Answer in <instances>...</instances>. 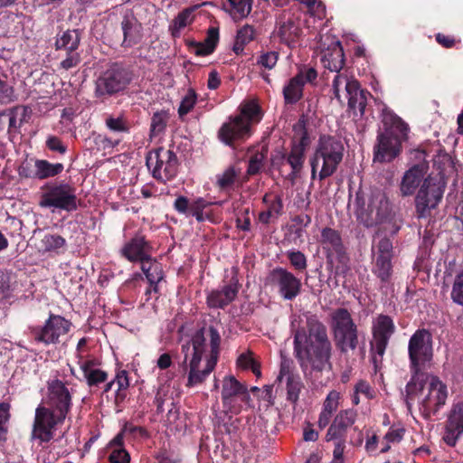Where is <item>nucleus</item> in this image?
<instances>
[{
  "instance_id": "1",
  "label": "nucleus",
  "mask_w": 463,
  "mask_h": 463,
  "mask_svg": "<svg viewBox=\"0 0 463 463\" xmlns=\"http://www.w3.org/2000/svg\"><path fill=\"white\" fill-rule=\"evenodd\" d=\"M221 337L213 326L206 331H197L192 339L182 345L183 360L179 371L187 376L185 386L192 388L202 384L213 371L219 354Z\"/></svg>"
},
{
  "instance_id": "2",
  "label": "nucleus",
  "mask_w": 463,
  "mask_h": 463,
  "mask_svg": "<svg viewBox=\"0 0 463 463\" xmlns=\"http://www.w3.org/2000/svg\"><path fill=\"white\" fill-rule=\"evenodd\" d=\"M405 402L408 410L417 402L421 415L430 420L447 400V386L436 376L428 373L411 375L405 387Z\"/></svg>"
},
{
  "instance_id": "3",
  "label": "nucleus",
  "mask_w": 463,
  "mask_h": 463,
  "mask_svg": "<svg viewBox=\"0 0 463 463\" xmlns=\"http://www.w3.org/2000/svg\"><path fill=\"white\" fill-rule=\"evenodd\" d=\"M383 132L378 136L374 147V162H391L401 152L402 142L406 139L408 126L393 113L386 112L383 118Z\"/></svg>"
},
{
  "instance_id": "4",
  "label": "nucleus",
  "mask_w": 463,
  "mask_h": 463,
  "mask_svg": "<svg viewBox=\"0 0 463 463\" xmlns=\"http://www.w3.org/2000/svg\"><path fill=\"white\" fill-rule=\"evenodd\" d=\"M345 147L342 141L332 136H321L310 158L311 178L324 180L331 176L343 160Z\"/></svg>"
},
{
  "instance_id": "5",
  "label": "nucleus",
  "mask_w": 463,
  "mask_h": 463,
  "mask_svg": "<svg viewBox=\"0 0 463 463\" xmlns=\"http://www.w3.org/2000/svg\"><path fill=\"white\" fill-rule=\"evenodd\" d=\"M305 331L294 335V352L305 372L309 364L314 371L331 369L332 344L303 343Z\"/></svg>"
},
{
  "instance_id": "6",
  "label": "nucleus",
  "mask_w": 463,
  "mask_h": 463,
  "mask_svg": "<svg viewBox=\"0 0 463 463\" xmlns=\"http://www.w3.org/2000/svg\"><path fill=\"white\" fill-rule=\"evenodd\" d=\"M261 119L260 108L254 101L243 104L241 114L225 123L219 130L220 139L227 145H232L235 139L243 138L250 135V126Z\"/></svg>"
},
{
  "instance_id": "7",
  "label": "nucleus",
  "mask_w": 463,
  "mask_h": 463,
  "mask_svg": "<svg viewBox=\"0 0 463 463\" xmlns=\"http://www.w3.org/2000/svg\"><path fill=\"white\" fill-rule=\"evenodd\" d=\"M335 98L343 105L347 100L348 107L354 112L364 113L366 93L360 88L358 81L345 71L335 73L332 80Z\"/></svg>"
},
{
  "instance_id": "8",
  "label": "nucleus",
  "mask_w": 463,
  "mask_h": 463,
  "mask_svg": "<svg viewBox=\"0 0 463 463\" xmlns=\"http://www.w3.org/2000/svg\"><path fill=\"white\" fill-rule=\"evenodd\" d=\"M411 375L426 373L433 356L431 335L426 329L417 330L408 345Z\"/></svg>"
},
{
  "instance_id": "9",
  "label": "nucleus",
  "mask_w": 463,
  "mask_h": 463,
  "mask_svg": "<svg viewBox=\"0 0 463 463\" xmlns=\"http://www.w3.org/2000/svg\"><path fill=\"white\" fill-rule=\"evenodd\" d=\"M445 189V182L441 177L428 176L420 185L415 197L417 217L425 219L430 216L440 203Z\"/></svg>"
},
{
  "instance_id": "10",
  "label": "nucleus",
  "mask_w": 463,
  "mask_h": 463,
  "mask_svg": "<svg viewBox=\"0 0 463 463\" xmlns=\"http://www.w3.org/2000/svg\"><path fill=\"white\" fill-rule=\"evenodd\" d=\"M39 205L43 208L62 210L66 212L75 211L78 207L76 190L66 183L48 185L41 195Z\"/></svg>"
},
{
  "instance_id": "11",
  "label": "nucleus",
  "mask_w": 463,
  "mask_h": 463,
  "mask_svg": "<svg viewBox=\"0 0 463 463\" xmlns=\"http://www.w3.org/2000/svg\"><path fill=\"white\" fill-rule=\"evenodd\" d=\"M132 80V73L115 63L104 71L96 80V95L98 97L113 95L124 90Z\"/></svg>"
},
{
  "instance_id": "12",
  "label": "nucleus",
  "mask_w": 463,
  "mask_h": 463,
  "mask_svg": "<svg viewBox=\"0 0 463 463\" xmlns=\"http://www.w3.org/2000/svg\"><path fill=\"white\" fill-rule=\"evenodd\" d=\"M357 218L366 227H372L387 220L391 215L390 203L380 190L372 192L366 207L357 210Z\"/></svg>"
},
{
  "instance_id": "13",
  "label": "nucleus",
  "mask_w": 463,
  "mask_h": 463,
  "mask_svg": "<svg viewBox=\"0 0 463 463\" xmlns=\"http://www.w3.org/2000/svg\"><path fill=\"white\" fill-rule=\"evenodd\" d=\"M146 165L154 178L165 182L175 176L178 160L173 151L160 147L147 155Z\"/></svg>"
},
{
  "instance_id": "14",
  "label": "nucleus",
  "mask_w": 463,
  "mask_h": 463,
  "mask_svg": "<svg viewBox=\"0 0 463 463\" xmlns=\"http://www.w3.org/2000/svg\"><path fill=\"white\" fill-rule=\"evenodd\" d=\"M71 322L59 315H50L43 327H35L32 333L34 340L44 345H52L59 342V338L65 335L71 328Z\"/></svg>"
},
{
  "instance_id": "15",
  "label": "nucleus",
  "mask_w": 463,
  "mask_h": 463,
  "mask_svg": "<svg viewBox=\"0 0 463 463\" xmlns=\"http://www.w3.org/2000/svg\"><path fill=\"white\" fill-rule=\"evenodd\" d=\"M64 420H59V413L43 406L35 411L32 437L42 442H48L53 438V430L58 423Z\"/></svg>"
},
{
  "instance_id": "16",
  "label": "nucleus",
  "mask_w": 463,
  "mask_h": 463,
  "mask_svg": "<svg viewBox=\"0 0 463 463\" xmlns=\"http://www.w3.org/2000/svg\"><path fill=\"white\" fill-rule=\"evenodd\" d=\"M392 242L390 239L382 238L376 245L373 273L383 283L390 280L392 274Z\"/></svg>"
},
{
  "instance_id": "17",
  "label": "nucleus",
  "mask_w": 463,
  "mask_h": 463,
  "mask_svg": "<svg viewBox=\"0 0 463 463\" xmlns=\"http://www.w3.org/2000/svg\"><path fill=\"white\" fill-rule=\"evenodd\" d=\"M277 382L284 386L287 393V400L296 404L299 398V393L304 388V383L299 374L295 371L293 362L288 359H283L280 364L279 374Z\"/></svg>"
},
{
  "instance_id": "18",
  "label": "nucleus",
  "mask_w": 463,
  "mask_h": 463,
  "mask_svg": "<svg viewBox=\"0 0 463 463\" xmlns=\"http://www.w3.org/2000/svg\"><path fill=\"white\" fill-rule=\"evenodd\" d=\"M236 398L248 402L250 399L247 386L240 383L233 375H227L222 382V402L230 412L237 414L240 408L234 405Z\"/></svg>"
},
{
  "instance_id": "19",
  "label": "nucleus",
  "mask_w": 463,
  "mask_h": 463,
  "mask_svg": "<svg viewBox=\"0 0 463 463\" xmlns=\"http://www.w3.org/2000/svg\"><path fill=\"white\" fill-rule=\"evenodd\" d=\"M372 349L382 358L385 353L391 336L395 331L392 319L387 315H379L373 322Z\"/></svg>"
},
{
  "instance_id": "20",
  "label": "nucleus",
  "mask_w": 463,
  "mask_h": 463,
  "mask_svg": "<svg viewBox=\"0 0 463 463\" xmlns=\"http://www.w3.org/2000/svg\"><path fill=\"white\" fill-rule=\"evenodd\" d=\"M48 402L52 410L59 413V420H64L71 405V395L60 380H53L48 383Z\"/></svg>"
},
{
  "instance_id": "21",
  "label": "nucleus",
  "mask_w": 463,
  "mask_h": 463,
  "mask_svg": "<svg viewBox=\"0 0 463 463\" xmlns=\"http://www.w3.org/2000/svg\"><path fill=\"white\" fill-rule=\"evenodd\" d=\"M271 279L284 299L292 300L300 293V279L287 269H275L271 273Z\"/></svg>"
},
{
  "instance_id": "22",
  "label": "nucleus",
  "mask_w": 463,
  "mask_h": 463,
  "mask_svg": "<svg viewBox=\"0 0 463 463\" xmlns=\"http://www.w3.org/2000/svg\"><path fill=\"white\" fill-rule=\"evenodd\" d=\"M357 418L356 411L346 409L340 411L329 426L326 440H342L345 438L347 430L355 422Z\"/></svg>"
},
{
  "instance_id": "23",
  "label": "nucleus",
  "mask_w": 463,
  "mask_h": 463,
  "mask_svg": "<svg viewBox=\"0 0 463 463\" xmlns=\"http://www.w3.org/2000/svg\"><path fill=\"white\" fill-rule=\"evenodd\" d=\"M239 288L238 279L232 278L229 284L223 286L221 289L213 290L208 295V306L213 308H223L235 299Z\"/></svg>"
},
{
  "instance_id": "24",
  "label": "nucleus",
  "mask_w": 463,
  "mask_h": 463,
  "mask_svg": "<svg viewBox=\"0 0 463 463\" xmlns=\"http://www.w3.org/2000/svg\"><path fill=\"white\" fill-rule=\"evenodd\" d=\"M463 434V403L453 407L446 423L444 441L449 446H455L458 438Z\"/></svg>"
},
{
  "instance_id": "25",
  "label": "nucleus",
  "mask_w": 463,
  "mask_h": 463,
  "mask_svg": "<svg viewBox=\"0 0 463 463\" xmlns=\"http://www.w3.org/2000/svg\"><path fill=\"white\" fill-rule=\"evenodd\" d=\"M308 144V137L307 132H303L298 142H294L289 154L287 156V162L290 165L292 171L289 174L290 179H296L301 172L305 163V152Z\"/></svg>"
},
{
  "instance_id": "26",
  "label": "nucleus",
  "mask_w": 463,
  "mask_h": 463,
  "mask_svg": "<svg viewBox=\"0 0 463 463\" xmlns=\"http://www.w3.org/2000/svg\"><path fill=\"white\" fill-rule=\"evenodd\" d=\"M425 172L422 166L413 165L408 169L400 183V194L402 197H407L414 194L416 189L420 187L424 178Z\"/></svg>"
},
{
  "instance_id": "27",
  "label": "nucleus",
  "mask_w": 463,
  "mask_h": 463,
  "mask_svg": "<svg viewBox=\"0 0 463 463\" xmlns=\"http://www.w3.org/2000/svg\"><path fill=\"white\" fill-rule=\"evenodd\" d=\"M120 25L124 46H132L141 40L143 27L132 13H128L123 16Z\"/></svg>"
},
{
  "instance_id": "28",
  "label": "nucleus",
  "mask_w": 463,
  "mask_h": 463,
  "mask_svg": "<svg viewBox=\"0 0 463 463\" xmlns=\"http://www.w3.org/2000/svg\"><path fill=\"white\" fill-rule=\"evenodd\" d=\"M321 62L332 72L338 73L345 64L344 51L338 41L333 42L330 48L323 52Z\"/></svg>"
},
{
  "instance_id": "29",
  "label": "nucleus",
  "mask_w": 463,
  "mask_h": 463,
  "mask_svg": "<svg viewBox=\"0 0 463 463\" xmlns=\"http://www.w3.org/2000/svg\"><path fill=\"white\" fill-rule=\"evenodd\" d=\"M350 312L345 308H337L331 314V329L334 336L356 329Z\"/></svg>"
},
{
  "instance_id": "30",
  "label": "nucleus",
  "mask_w": 463,
  "mask_h": 463,
  "mask_svg": "<svg viewBox=\"0 0 463 463\" xmlns=\"http://www.w3.org/2000/svg\"><path fill=\"white\" fill-rule=\"evenodd\" d=\"M307 334L305 333L303 343L331 344L326 326L312 317L307 321Z\"/></svg>"
},
{
  "instance_id": "31",
  "label": "nucleus",
  "mask_w": 463,
  "mask_h": 463,
  "mask_svg": "<svg viewBox=\"0 0 463 463\" xmlns=\"http://www.w3.org/2000/svg\"><path fill=\"white\" fill-rule=\"evenodd\" d=\"M323 248L328 251H334L339 257L341 262L345 263L347 260L345 255L344 247L340 234L335 230L325 228L321 233Z\"/></svg>"
},
{
  "instance_id": "32",
  "label": "nucleus",
  "mask_w": 463,
  "mask_h": 463,
  "mask_svg": "<svg viewBox=\"0 0 463 463\" xmlns=\"http://www.w3.org/2000/svg\"><path fill=\"white\" fill-rule=\"evenodd\" d=\"M149 245L143 237H135L122 249V254L130 261H138L147 257Z\"/></svg>"
},
{
  "instance_id": "33",
  "label": "nucleus",
  "mask_w": 463,
  "mask_h": 463,
  "mask_svg": "<svg viewBox=\"0 0 463 463\" xmlns=\"http://www.w3.org/2000/svg\"><path fill=\"white\" fill-rule=\"evenodd\" d=\"M80 39L79 30H66L57 35L55 48L59 52H77Z\"/></svg>"
},
{
  "instance_id": "34",
  "label": "nucleus",
  "mask_w": 463,
  "mask_h": 463,
  "mask_svg": "<svg viewBox=\"0 0 463 463\" xmlns=\"http://www.w3.org/2000/svg\"><path fill=\"white\" fill-rule=\"evenodd\" d=\"M304 84L305 80L302 72H299L288 81L283 89L286 103L294 104L301 99Z\"/></svg>"
},
{
  "instance_id": "35",
  "label": "nucleus",
  "mask_w": 463,
  "mask_h": 463,
  "mask_svg": "<svg viewBox=\"0 0 463 463\" xmlns=\"http://www.w3.org/2000/svg\"><path fill=\"white\" fill-rule=\"evenodd\" d=\"M299 34V26L290 19L283 22L278 30V35L280 41L291 48L295 47Z\"/></svg>"
},
{
  "instance_id": "36",
  "label": "nucleus",
  "mask_w": 463,
  "mask_h": 463,
  "mask_svg": "<svg viewBox=\"0 0 463 463\" xmlns=\"http://www.w3.org/2000/svg\"><path fill=\"white\" fill-rule=\"evenodd\" d=\"M335 345L342 353H347L348 350H354L358 345V331L357 328L349 332L342 333L334 336Z\"/></svg>"
},
{
  "instance_id": "37",
  "label": "nucleus",
  "mask_w": 463,
  "mask_h": 463,
  "mask_svg": "<svg viewBox=\"0 0 463 463\" xmlns=\"http://www.w3.org/2000/svg\"><path fill=\"white\" fill-rule=\"evenodd\" d=\"M219 40V32L217 28H210L208 30L207 37L203 43H197L194 52L199 56H205L211 54Z\"/></svg>"
},
{
  "instance_id": "38",
  "label": "nucleus",
  "mask_w": 463,
  "mask_h": 463,
  "mask_svg": "<svg viewBox=\"0 0 463 463\" xmlns=\"http://www.w3.org/2000/svg\"><path fill=\"white\" fill-rule=\"evenodd\" d=\"M37 179H45L59 175L63 170L61 163L51 164L46 160L36 159Z\"/></svg>"
},
{
  "instance_id": "39",
  "label": "nucleus",
  "mask_w": 463,
  "mask_h": 463,
  "mask_svg": "<svg viewBox=\"0 0 463 463\" xmlns=\"http://www.w3.org/2000/svg\"><path fill=\"white\" fill-rule=\"evenodd\" d=\"M229 7L227 11L233 19H242L249 15L251 11V0H227Z\"/></svg>"
},
{
  "instance_id": "40",
  "label": "nucleus",
  "mask_w": 463,
  "mask_h": 463,
  "mask_svg": "<svg viewBox=\"0 0 463 463\" xmlns=\"http://www.w3.org/2000/svg\"><path fill=\"white\" fill-rule=\"evenodd\" d=\"M254 29L250 25H244L241 28L236 36L233 51L239 54L243 51L244 46L253 40Z\"/></svg>"
},
{
  "instance_id": "41",
  "label": "nucleus",
  "mask_w": 463,
  "mask_h": 463,
  "mask_svg": "<svg viewBox=\"0 0 463 463\" xmlns=\"http://www.w3.org/2000/svg\"><path fill=\"white\" fill-rule=\"evenodd\" d=\"M168 121V113L166 111L156 112L151 119L150 133L152 137H156L162 134Z\"/></svg>"
},
{
  "instance_id": "42",
  "label": "nucleus",
  "mask_w": 463,
  "mask_h": 463,
  "mask_svg": "<svg viewBox=\"0 0 463 463\" xmlns=\"http://www.w3.org/2000/svg\"><path fill=\"white\" fill-rule=\"evenodd\" d=\"M64 245L65 239L58 234H45L41 241V249L44 251H57Z\"/></svg>"
},
{
  "instance_id": "43",
  "label": "nucleus",
  "mask_w": 463,
  "mask_h": 463,
  "mask_svg": "<svg viewBox=\"0 0 463 463\" xmlns=\"http://www.w3.org/2000/svg\"><path fill=\"white\" fill-rule=\"evenodd\" d=\"M283 203L279 197H277L269 206L267 211L261 212L259 214V221L262 223H269L270 219L278 217L282 213Z\"/></svg>"
},
{
  "instance_id": "44",
  "label": "nucleus",
  "mask_w": 463,
  "mask_h": 463,
  "mask_svg": "<svg viewBox=\"0 0 463 463\" xmlns=\"http://www.w3.org/2000/svg\"><path fill=\"white\" fill-rule=\"evenodd\" d=\"M450 297L454 303L463 306V269L454 279Z\"/></svg>"
},
{
  "instance_id": "45",
  "label": "nucleus",
  "mask_w": 463,
  "mask_h": 463,
  "mask_svg": "<svg viewBox=\"0 0 463 463\" xmlns=\"http://www.w3.org/2000/svg\"><path fill=\"white\" fill-rule=\"evenodd\" d=\"M64 58L61 60L60 68L65 71L76 68L81 61L78 52H64Z\"/></svg>"
},
{
  "instance_id": "46",
  "label": "nucleus",
  "mask_w": 463,
  "mask_h": 463,
  "mask_svg": "<svg viewBox=\"0 0 463 463\" xmlns=\"http://www.w3.org/2000/svg\"><path fill=\"white\" fill-rule=\"evenodd\" d=\"M19 175L24 178H36L37 179V167L35 166V160H24L19 169Z\"/></svg>"
},
{
  "instance_id": "47",
  "label": "nucleus",
  "mask_w": 463,
  "mask_h": 463,
  "mask_svg": "<svg viewBox=\"0 0 463 463\" xmlns=\"http://www.w3.org/2000/svg\"><path fill=\"white\" fill-rule=\"evenodd\" d=\"M196 102V94L193 90H189L186 95L183 98L178 109V113L181 117L186 115L194 106Z\"/></svg>"
},
{
  "instance_id": "48",
  "label": "nucleus",
  "mask_w": 463,
  "mask_h": 463,
  "mask_svg": "<svg viewBox=\"0 0 463 463\" xmlns=\"http://www.w3.org/2000/svg\"><path fill=\"white\" fill-rule=\"evenodd\" d=\"M196 6L193 8H186L178 14L174 21V26L176 30H180L192 23L193 12Z\"/></svg>"
},
{
  "instance_id": "49",
  "label": "nucleus",
  "mask_w": 463,
  "mask_h": 463,
  "mask_svg": "<svg viewBox=\"0 0 463 463\" xmlns=\"http://www.w3.org/2000/svg\"><path fill=\"white\" fill-rule=\"evenodd\" d=\"M339 398H340L339 392H337L335 391L330 392L323 403L322 411H325V412H327V413L333 415V413L338 408Z\"/></svg>"
},
{
  "instance_id": "50",
  "label": "nucleus",
  "mask_w": 463,
  "mask_h": 463,
  "mask_svg": "<svg viewBox=\"0 0 463 463\" xmlns=\"http://www.w3.org/2000/svg\"><path fill=\"white\" fill-rule=\"evenodd\" d=\"M288 258L291 265L298 270H304L307 268L306 256L299 250L288 252Z\"/></svg>"
},
{
  "instance_id": "51",
  "label": "nucleus",
  "mask_w": 463,
  "mask_h": 463,
  "mask_svg": "<svg viewBox=\"0 0 463 463\" xmlns=\"http://www.w3.org/2000/svg\"><path fill=\"white\" fill-rule=\"evenodd\" d=\"M10 405L6 402L0 403V439H5L3 436L7 432V422L10 418Z\"/></svg>"
},
{
  "instance_id": "52",
  "label": "nucleus",
  "mask_w": 463,
  "mask_h": 463,
  "mask_svg": "<svg viewBox=\"0 0 463 463\" xmlns=\"http://www.w3.org/2000/svg\"><path fill=\"white\" fill-rule=\"evenodd\" d=\"M278 57L279 54L276 52H264L260 56L258 63L266 69L271 70L275 67Z\"/></svg>"
},
{
  "instance_id": "53",
  "label": "nucleus",
  "mask_w": 463,
  "mask_h": 463,
  "mask_svg": "<svg viewBox=\"0 0 463 463\" xmlns=\"http://www.w3.org/2000/svg\"><path fill=\"white\" fill-rule=\"evenodd\" d=\"M84 377L89 385H97L107 380V373L102 370L94 369L91 372H87Z\"/></svg>"
},
{
  "instance_id": "54",
  "label": "nucleus",
  "mask_w": 463,
  "mask_h": 463,
  "mask_svg": "<svg viewBox=\"0 0 463 463\" xmlns=\"http://www.w3.org/2000/svg\"><path fill=\"white\" fill-rule=\"evenodd\" d=\"M110 463H129L130 456L123 448L114 449L109 455Z\"/></svg>"
},
{
  "instance_id": "55",
  "label": "nucleus",
  "mask_w": 463,
  "mask_h": 463,
  "mask_svg": "<svg viewBox=\"0 0 463 463\" xmlns=\"http://www.w3.org/2000/svg\"><path fill=\"white\" fill-rule=\"evenodd\" d=\"M235 176L234 169L230 167L218 177L217 183L221 188H226L233 184Z\"/></svg>"
},
{
  "instance_id": "56",
  "label": "nucleus",
  "mask_w": 463,
  "mask_h": 463,
  "mask_svg": "<svg viewBox=\"0 0 463 463\" xmlns=\"http://www.w3.org/2000/svg\"><path fill=\"white\" fill-rule=\"evenodd\" d=\"M151 285H156L163 279V270L160 263L154 264L153 269L145 274Z\"/></svg>"
},
{
  "instance_id": "57",
  "label": "nucleus",
  "mask_w": 463,
  "mask_h": 463,
  "mask_svg": "<svg viewBox=\"0 0 463 463\" xmlns=\"http://www.w3.org/2000/svg\"><path fill=\"white\" fill-rule=\"evenodd\" d=\"M263 159H264V155L261 153H256L255 155H253L250 157V162H249L248 174H250V175L257 174L262 166Z\"/></svg>"
},
{
  "instance_id": "58",
  "label": "nucleus",
  "mask_w": 463,
  "mask_h": 463,
  "mask_svg": "<svg viewBox=\"0 0 463 463\" xmlns=\"http://www.w3.org/2000/svg\"><path fill=\"white\" fill-rule=\"evenodd\" d=\"M107 127L116 132H124L127 131V127L125 122L121 118H109L106 120Z\"/></svg>"
},
{
  "instance_id": "59",
  "label": "nucleus",
  "mask_w": 463,
  "mask_h": 463,
  "mask_svg": "<svg viewBox=\"0 0 463 463\" xmlns=\"http://www.w3.org/2000/svg\"><path fill=\"white\" fill-rule=\"evenodd\" d=\"M153 463H178V460L172 453L161 450L155 455Z\"/></svg>"
},
{
  "instance_id": "60",
  "label": "nucleus",
  "mask_w": 463,
  "mask_h": 463,
  "mask_svg": "<svg viewBox=\"0 0 463 463\" xmlns=\"http://www.w3.org/2000/svg\"><path fill=\"white\" fill-rule=\"evenodd\" d=\"M13 89L0 79V103H8L11 101Z\"/></svg>"
},
{
  "instance_id": "61",
  "label": "nucleus",
  "mask_w": 463,
  "mask_h": 463,
  "mask_svg": "<svg viewBox=\"0 0 463 463\" xmlns=\"http://www.w3.org/2000/svg\"><path fill=\"white\" fill-rule=\"evenodd\" d=\"M190 203L189 200L184 196H178L174 203L175 209L180 213H190Z\"/></svg>"
},
{
  "instance_id": "62",
  "label": "nucleus",
  "mask_w": 463,
  "mask_h": 463,
  "mask_svg": "<svg viewBox=\"0 0 463 463\" xmlns=\"http://www.w3.org/2000/svg\"><path fill=\"white\" fill-rule=\"evenodd\" d=\"M254 363H256V361L252 357L251 352L243 353L237 359L238 366L243 369H250V367L252 366Z\"/></svg>"
},
{
  "instance_id": "63",
  "label": "nucleus",
  "mask_w": 463,
  "mask_h": 463,
  "mask_svg": "<svg viewBox=\"0 0 463 463\" xmlns=\"http://www.w3.org/2000/svg\"><path fill=\"white\" fill-rule=\"evenodd\" d=\"M46 145L51 150L57 151L61 154H64L66 151V147L56 137H50L46 141Z\"/></svg>"
},
{
  "instance_id": "64",
  "label": "nucleus",
  "mask_w": 463,
  "mask_h": 463,
  "mask_svg": "<svg viewBox=\"0 0 463 463\" xmlns=\"http://www.w3.org/2000/svg\"><path fill=\"white\" fill-rule=\"evenodd\" d=\"M211 203L206 202L203 198L200 197L190 203V213L204 211V209L209 206Z\"/></svg>"
}]
</instances>
